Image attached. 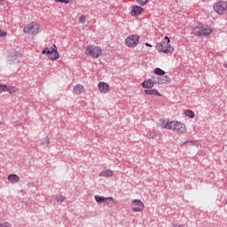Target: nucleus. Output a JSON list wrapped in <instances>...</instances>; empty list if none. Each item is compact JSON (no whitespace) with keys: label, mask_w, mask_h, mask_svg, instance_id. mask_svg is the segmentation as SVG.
<instances>
[{"label":"nucleus","mask_w":227,"mask_h":227,"mask_svg":"<svg viewBox=\"0 0 227 227\" xmlns=\"http://www.w3.org/2000/svg\"><path fill=\"white\" fill-rule=\"evenodd\" d=\"M20 58H22V55L17 51H11L8 55L9 61H12L13 63H19Z\"/></svg>","instance_id":"obj_9"},{"label":"nucleus","mask_w":227,"mask_h":227,"mask_svg":"<svg viewBox=\"0 0 227 227\" xmlns=\"http://www.w3.org/2000/svg\"><path fill=\"white\" fill-rule=\"evenodd\" d=\"M224 67L227 68V61L223 64Z\"/></svg>","instance_id":"obj_37"},{"label":"nucleus","mask_w":227,"mask_h":227,"mask_svg":"<svg viewBox=\"0 0 227 227\" xmlns=\"http://www.w3.org/2000/svg\"><path fill=\"white\" fill-rule=\"evenodd\" d=\"M56 201H58V203H63V201H65V196L63 195H57L55 197Z\"/></svg>","instance_id":"obj_25"},{"label":"nucleus","mask_w":227,"mask_h":227,"mask_svg":"<svg viewBox=\"0 0 227 227\" xmlns=\"http://www.w3.org/2000/svg\"><path fill=\"white\" fill-rule=\"evenodd\" d=\"M147 137L148 139H155V137H157V135H155L154 132L149 131L147 133Z\"/></svg>","instance_id":"obj_26"},{"label":"nucleus","mask_w":227,"mask_h":227,"mask_svg":"<svg viewBox=\"0 0 227 227\" xmlns=\"http://www.w3.org/2000/svg\"><path fill=\"white\" fill-rule=\"evenodd\" d=\"M212 33V27L201 23L195 26L192 29V34L194 36H210Z\"/></svg>","instance_id":"obj_1"},{"label":"nucleus","mask_w":227,"mask_h":227,"mask_svg":"<svg viewBox=\"0 0 227 227\" xmlns=\"http://www.w3.org/2000/svg\"><path fill=\"white\" fill-rule=\"evenodd\" d=\"M85 54L94 59H98V58L102 56V48L95 45H88L86 47Z\"/></svg>","instance_id":"obj_2"},{"label":"nucleus","mask_w":227,"mask_h":227,"mask_svg":"<svg viewBox=\"0 0 227 227\" xmlns=\"http://www.w3.org/2000/svg\"><path fill=\"white\" fill-rule=\"evenodd\" d=\"M145 12V9L139 5H134L131 9L130 15L132 17H137V15H141Z\"/></svg>","instance_id":"obj_10"},{"label":"nucleus","mask_w":227,"mask_h":227,"mask_svg":"<svg viewBox=\"0 0 227 227\" xmlns=\"http://www.w3.org/2000/svg\"><path fill=\"white\" fill-rule=\"evenodd\" d=\"M149 0H137V3L140 4V6H145Z\"/></svg>","instance_id":"obj_27"},{"label":"nucleus","mask_w":227,"mask_h":227,"mask_svg":"<svg viewBox=\"0 0 227 227\" xmlns=\"http://www.w3.org/2000/svg\"><path fill=\"white\" fill-rule=\"evenodd\" d=\"M12 86H7L6 84H0V93L3 91H12Z\"/></svg>","instance_id":"obj_21"},{"label":"nucleus","mask_w":227,"mask_h":227,"mask_svg":"<svg viewBox=\"0 0 227 227\" xmlns=\"http://www.w3.org/2000/svg\"><path fill=\"white\" fill-rule=\"evenodd\" d=\"M145 47H152V44L145 43Z\"/></svg>","instance_id":"obj_36"},{"label":"nucleus","mask_w":227,"mask_h":227,"mask_svg":"<svg viewBox=\"0 0 227 227\" xmlns=\"http://www.w3.org/2000/svg\"><path fill=\"white\" fill-rule=\"evenodd\" d=\"M7 180L10 182V184H17L20 178L16 174H11L7 176Z\"/></svg>","instance_id":"obj_18"},{"label":"nucleus","mask_w":227,"mask_h":227,"mask_svg":"<svg viewBox=\"0 0 227 227\" xmlns=\"http://www.w3.org/2000/svg\"><path fill=\"white\" fill-rule=\"evenodd\" d=\"M164 42H166V43H171V39H169L168 37V35H166L165 37H164Z\"/></svg>","instance_id":"obj_35"},{"label":"nucleus","mask_w":227,"mask_h":227,"mask_svg":"<svg viewBox=\"0 0 227 227\" xmlns=\"http://www.w3.org/2000/svg\"><path fill=\"white\" fill-rule=\"evenodd\" d=\"M172 226H173V227H184V224L178 223H172Z\"/></svg>","instance_id":"obj_34"},{"label":"nucleus","mask_w":227,"mask_h":227,"mask_svg":"<svg viewBox=\"0 0 227 227\" xmlns=\"http://www.w3.org/2000/svg\"><path fill=\"white\" fill-rule=\"evenodd\" d=\"M98 88L101 93H107L111 88L106 82H99L98 84Z\"/></svg>","instance_id":"obj_12"},{"label":"nucleus","mask_w":227,"mask_h":227,"mask_svg":"<svg viewBox=\"0 0 227 227\" xmlns=\"http://www.w3.org/2000/svg\"><path fill=\"white\" fill-rule=\"evenodd\" d=\"M6 35L7 33L5 31H3L2 29H0V38L6 36Z\"/></svg>","instance_id":"obj_32"},{"label":"nucleus","mask_w":227,"mask_h":227,"mask_svg":"<svg viewBox=\"0 0 227 227\" xmlns=\"http://www.w3.org/2000/svg\"><path fill=\"white\" fill-rule=\"evenodd\" d=\"M131 205L136 207H132V212H143V210L145 209V204L139 200H132Z\"/></svg>","instance_id":"obj_8"},{"label":"nucleus","mask_w":227,"mask_h":227,"mask_svg":"<svg viewBox=\"0 0 227 227\" xmlns=\"http://www.w3.org/2000/svg\"><path fill=\"white\" fill-rule=\"evenodd\" d=\"M6 4H8L6 0H0V6H6Z\"/></svg>","instance_id":"obj_31"},{"label":"nucleus","mask_w":227,"mask_h":227,"mask_svg":"<svg viewBox=\"0 0 227 227\" xmlns=\"http://www.w3.org/2000/svg\"><path fill=\"white\" fill-rule=\"evenodd\" d=\"M184 114H186V116H188V118H194V116H195V114L192 110H185Z\"/></svg>","instance_id":"obj_24"},{"label":"nucleus","mask_w":227,"mask_h":227,"mask_svg":"<svg viewBox=\"0 0 227 227\" xmlns=\"http://www.w3.org/2000/svg\"><path fill=\"white\" fill-rule=\"evenodd\" d=\"M154 74L156 75H164L166 74V71L162 70L160 67H156L154 69Z\"/></svg>","instance_id":"obj_23"},{"label":"nucleus","mask_w":227,"mask_h":227,"mask_svg":"<svg viewBox=\"0 0 227 227\" xmlns=\"http://www.w3.org/2000/svg\"><path fill=\"white\" fill-rule=\"evenodd\" d=\"M94 198H95V200L97 201V203H104L105 202V203L109 204V201H107V200H111L112 201H115L113 197H106H106H102L100 195H95Z\"/></svg>","instance_id":"obj_13"},{"label":"nucleus","mask_w":227,"mask_h":227,"mask_svg":"<svg viewBox=\"0 0 227 227\" xmlns=\"http://www.w3.org/2000/svg\"><path fill=\"white\" fill-rule=\"evenodd\" d=\"M74 95H81L84 91V86L82 84H76L73 90Z\"/></svg>","instance_id":"obj_17"},{"label":"nucleus","mask_w":227,"mask_h":227,"mask_svg":"<svg viewBox=\"0 0 227 227\" xmlns=\"http://www.w3.org/2000/svg\"><path fill=\"white\" fill-rule=\"evenodd\" d=\"M171 78L168 75L161 76L158 79V84H166V82H170Z\"/></svg>","instance_id":"obj_20"},{"label":"nucleus","mask_w":227,"mask_h":227,"mask_svg":"<svg viewBox=\"0 0 227 227\" xmlns=\"http://www.w3.org/2000/svg\"><path fill=\"white\" fill-rule=\"evenodd\" d=\"M23 32L26 35H38V33H40V24L32 21L24 27Z\"/></svg>","instance_id":"obj_4"},{"label":"nucleus","mask_w":227,"mask_h":227,"mask_svg":"<svg viewBox=\"0 0 227 227\" xmlns=\"http://www.w3.org/2000/svg\"><path fill=\"white\" fill-rule=\"evenodd\" d=\"M174 132L184 134V132H185V124L177 121V124L176 126V129L174 130Z\"/></svg>","instance_id":"obj_16"},{"label":"nucleus","mask_w":227,"mask_h":227,"mask_svg":"<svg viewBox=\"0 0 227 227\" xmlns=\"http://www.w3.org/2000/svg\"><path fill=\"white\" fill-rule=\"evenodd\" d=\"M176 125H178V121H168L164 124L163 129H166L167 130H173V132H175V130L176 129Z\"/></svg>","instance_id":"obj_11"},{"label":"nucleus","mask_w":227,"mask_h":227,"mask_svg":"<svg viewBox=\"0 0 227 227\" xmlns=\"http://www.w3.org/2000/svg\"><path fill=\"white\" fill-rule=\"evenodd\" d=\"M225 203H226V205H227V200H225Z\"/></svg>","instance_id":"obj_39"},{"label":"nucleus","mask_w":227,"mask_h":227,"mask_svg":"<svg viewBox=\"0 0 227 227\" xmlns=\"http://www.w3.org/2000/svg\"><path fill=\"white\" fill-rule=\"evenodd\" d=\"M158 52H162L163 54H173L175 48L171 46V43H166V41H161L156 45Z\"/></svg>","instance_id":"obj_3"},{"label":"nucleus","mask_w":227,"mask_h":227,"mask_svg":"<svg viewBox=\"0 0 227 227\" xmlns=\"http://www.w3.org/2000/svg\"><path fill=\"white\" fill-rule=\"evenodd\" d=\"M0 125H4V122H3V121H0Z\"/></svg>","instance_id":"obj_38"},{"label":"nucleus","mask_w":227,"mask_h":227,"mask_svg":"<svg viewBox=\"0 0 227 227\" xmlns=\"http://www.w3.org/2000/svg\"><path fill=\"white\" fill-rule=\"evenodd\" d=\"M50 141H49V138H44L43 140V145H46V146H49V145H50Z\"/></svg>","instance_id":"obj_30"},{"label":"nucleus","mask_w":227,"mask_h":227,"mask_svg":"<svg viewBox=\"0 0 227 227\" xmlns=\"http://www.w3.org/2000/svg\"><path fill=\"white\" fill-rule=\"evenodd\" d=\"M113 173L114 172L111 169H103L99 173L98 176H105V177L108 178L109 176H113Z\"/></svg>","instance_id":"obj_19"},{"label":"nucleus","mask_w":227,"mask_h":227,"mask_svg":"<svg viewBox=\"0 0 227 227\" xmlns=\"http://www.w3.org/2000/svg\"><path fill=\"white\" fill-rule=\"evenodd\" d=\"M0 227H12V225L9 223H0Z\"/></svg>","instance_id":"obj_33"},{"label":"nucleus","mask_w":227,"mask_h":227,"mask_svg":"<svg viewBox=\"0 0 227 227\" xmlns=\"http://www.w3.org/2000/svg\"><path fill=\"white\" fill-rule=\"evenodd\" d=\"M58 3H64V4H68V3H72L73 0H55Z\"/></svg>","instance_id":"obj_29"},{"label":"nucleus","mask_w":227,"mask_h":227,"mask_svg":"<svg viewBox=\"0 0 227 227\" xmlns=\"http://www.w3.org/2000/svg\"><path fill=\"white\" fill-rule=\"evenodd\" d=\"M79 22L81 24H84V22H86V16L82 15L79 18Z\"/></svg>","instance_id":"obj_28"},{"label":"nucleus","mask_w":227,"mask_h":227,"mask_svg":"<svg viewBox=\"0 0 227 227\" xmlns=\"http://www.w3.org/2000/svg\"><path fill=\"white\" fill-rule=\"evenodd\" d=\"M214 10L218 15H223L227 11V3L224 1H220L214 4Z\"/></svg>","instance_id":"obj_7"},{"label":"nucleus","mask_w":227,"mask_h":227,"mask_svg":"<svg viewBox=\"0 0 227 227\" xmlns=\"http://www.w3.org/2000/svg\"><path fill=\"white\" fill-rule=\"evenodd\" d=\"M139 35H131L130 36L127 37L125 42L127 47H130L134 49V47H137V43H139Z\"/></svg>","instance_id":"obj_6"},{"label":"nucleus","mask_w":227,"mask_h":227,"mask_svg":"<svg viewBox=\"0 0 227 227\" xmlns=\"http://www.w3.org/2000/svg\"><path fill=\"white\" fill-rule=\"evenodd\" d=\"M184 145H188L189 146H198V140H187Z\"/></svg>","instance_id":"obj_22"},{"label":"nucleus","mask_w":227,"mask_h":227,"mask_svg":"<svg viewBox=\"0 0 227 227\" xmlns=\"http://www.w3.org/2000/svg\"><path fill=\"white\" fill-rule=\"evenodd\" d=\"M145 95H154L155 97H162V94L157 90V89L145 90Z\"/></svg>","instance_id":"obj_15"},{"label":"nucleus","mask_w":227,"mask_h":227,"mask_svg":"<svg viewBox=\"0 0 227 227\" xmlns=\"http://www.w3.org/2000/svg\"><path fill=\"white\" fill-rule=\"evenodd\" d=\"M58 47L56 44H53V48H44V51H42V54H47L49 59L51 61H56V59H59V52H58Z\"/></svg>","instance_id":"obj_5"},{"label":"nucleus","mask_w":227,"mask_h":227,"mask_svg":"<svg viewBox=\"0 0 227 227\" xmlns=\"http://www.w3.org/2000/svg\"><path fill=\"white\" fill-rule=\"evenodd\" d=\"M141 86L142 88L150 89L155 86V82L152 79H147L141 83Z\"/></svg>","instance_id":"obj_14"}]
</instances>
